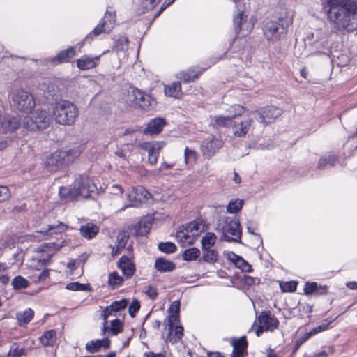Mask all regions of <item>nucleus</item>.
I'll list each match as a JSON object with an SVG mask.
<instances>
[{
  "label": "nucleus",
  "mask_w": 357,
  "mask_h": 357,
  "mask_svg": "<svg viewBox=\"0 0 357 357\" xmlns=\"http://www.w3.org/2000/svg\"><path fill=\"white\" fill-rule=\"evenodd\" d=\"M328 17L335 29L353 31L357 29V6L348 0H327Z\"/></svg>",
  "instance_id": "1"
},
{
  "label": "nucleus",
  "mask_w": 357,
  "mask_h": 357,
  "mask_svg": "<svg viewBox=\"0 0 357 357\" xmlns=\"http://www.w3.org/2000/svg\"><path fill=\"white\" fill-rule=\"evenodd\" d=\"M96 190V185L89 176L79 175L69 189L61 188L59 194L61 196H63L68 192L70 199L89 198L91 197V194L95 192Z\"/></svg>",
  "instance_id": "2"
},
{
  "label": "nucleus",
  "mask_w": 357,
  "mask_h": 357,
  "mask_svg": "<svg viewBox=\"0 0 357 357\" xmlns=\"http://www.w3.org/2000/svg\"><path fill=\"white\" fill-rule=\"evenodd\" d=\"M216 230L222 233L221 240L227 242H241V227L238 220L234 217H221L218 220Z\"/></svg>",
  "instance_id": "3"
},
{
  "label": "nucleus",
  "mask_w": 357,
  "mask_h": 357,
  "mask_svg": "<svg viewBox=\"0 0 357 357\" xmlns=\"http://www.w3.org/2000/svg\"><path fill=\"white\" fill-rule=\"evenodd\" d=\"M78 115L77 107L71 102L61 100L56 103L53 116L56 122L63 126L73 125Z\"/></svg>",
  "instance_id": "4"
},
{
  "label": "nucleus",
  "mask_w": 357,
  "mask_h": 357,
  "mask_svg": "<svg viewBox=\"0 0 357 357\" xmlns=\"http://www.w3.org/2000/svg\"><path fill=\"white\" fill-rule=\"evenodd\" d=\"M292 20L286 13L278 18L277 21H267L263 28L265 38L268 40H277L287 33Z\"/></svg>",
  "instance_id": "5"
},
{
  "label": "nucleus",
  "mask_w": 357,
  "mask_h": 357,
  "mask_svg": "<svg viewBox=\"0 0 357 357\" xmlns=\"http://www.w3.org/2000/svg\"><path fill=\"white\" fill-rule=\"evenodd\" d=\"M81 151L77 149L59 150L54 152L46 160V165L56 170L72 163L79 156Z\"/></svg>",
  "instance_id": "6"
},
{
  "label": "nucleus",
  "mask_w": 357,
  "mask_h": 357,
  "mask_svg": "<svg viewBox=\"0 0 357 357\" xmlns=\"http://www.w3.org/2000/svg\"><path fill=\"white\" fill-rule=\"evenodd\" d=\"M9 95L13 107L22 112H30L36 107L33 95L22 89H13Z\"/></svg>",
  "instance_id": "7"
},
{
  "label": "nucleus",
  "mask_w": 357,
  "mask_h": 357,
  "mask_svg": "<svg viewBox=\"0 0 357 357\" xmlns=\"http://www.w3.org/2000/svg\"><path fill=\"white\" fill-rule=\"evenodd\" d=\"M51 122L50 115L45 110L36 109L23 120V127L28 130L36 131L47 128Z\"/></svg>",
  "instance_id": "8"
},
{
  "label": "nucleus",
  "mask_w": 357,
  "mask_h": 357,
  "mask_svg": "<svg viewBox=\"0 0 357 357\" xmlns=\"http://www.w3.org/2000/svg\"><path fill=\"white\" fill-rule=\"evenodd\" d=\"M153 100L151 97L139 90L132 89L128 92L127 103L132 107H139L143 110H149L151 106Z\"/></svg>",
  "instance_id": "9"
},
{
  "label": "nucleus",
  "mask_w": 357,
  "mask_h": 357,
  "mask_svg": "<svg viewBox=\"0 0 357 357\" xmlns=\"http://www.w3.org/2000/svg\"><path fill=\"white\" fill-rule=\"evenodd\" d=\"M258 326L255 334L259 337L264 331H271L276 329L279 326V321L270 311L262 312L258 317L255 324Z\"/></svg>",
  "instance_id": "10"
},
{
  "label": "nucleus",
  "mask_w": 357,
  "mask_h": 357,
  "mask_svg": "<svg viewBox=\"0 0 357 357\" xmlns=\"http://www.w3.org/2000/svg\"><path fill=\"white\" fill-rule=\"evenodd\" d=\"M201 225L198 221L189 223L183 230L177 232L176 237L183 244H192L197 236L202 231Z\"/></svg>",
  "instance_id": "11"
},
{
  "label": "nucleus",
  "mask_w": 357,
  "mask_h": 357,
  "mask_svg": "<svg viewBox=\"0 0 357 357\" xmlns=\"http://www.w3.org/2000/svg\"><path fill=\"white\" fill-rule=\"evenodd\" d=\"M234 23L236 35L240 37L246 36L254 28L255 21L248 18L243 12H239L234 17Z\"/></svg>",
  "instance_id": "12"
},
{
  "label": "nucleus",
  "mask_w": 357,
  "mask_h": 357,
  "mask_svg": "<svg viewBox=\"0 0 357 357\" xmlns=\"http://www.w3.org/2000/svg\"><path fill=\"white\" fill-rule=\"evenodd\" d=\"M115 15L112 12L107 11L100 23L93 29V30L85 38V40H93L92 35L99 36L102 33L109 32L114 26L115 22Z\"/></svg>",
  "instance_id": "13"
},
{
  "label": "nucleus",
  "mask_w": 357,
  "mask_h": 357,
  "mask_svg": "<svg viewBox=\"0 0 357 357\" xmlns=\"http://www.w3.org/2000/svg\"><path fill=\"white\" fill-rule=\"evenodd\" d=\"M138 146L147 152L148 162L151 165H155L158 162V157L161 149L164 146L162 142H146L139 143Z\"/></svg>",
  "instance_id": "14"
},
{
  "label": "nucleus",
  "mask_w": 357,
  "mask_h": 357,
  "mask_svg": "<svg viewBox=\"0 0 357 357\" xmlns=\"http://www.w3.org/2000/svg\"><path fill=\"white\" fill-rule=\"evenodd\" d=\"M223 142L215 136H210L205 139L201 145L202 155L206 158L213 156L222 146Z\"/></svg>",
  "instance_id": "15"
},
{
  "label": "nucleus",
  "mask_w": 357,
  "mask_h": 357,
  "mask_svg": "<svg viewBox=\"0 0 357 357\" xmlns=\"http://www.w3.org/2000/svg\"><path fill=\"white\" fill-rule=\"evenodd\" d=\"M252 119L250 118H239L234 119L232 123L233 134L241 137L245 136L250 129Z\"/></svg>",
  "instance_id": "16"
},
{
  "label": "nucleus",
  "mask_w": 357,
  "mask_h": 357,
  "mask_svg": "<svg viewBox=\"0 0 357 357\" xmlns=\"http://www.w3.org/2000/svg\"><path fill=\"white\" fill-rule=\"evenodd\" d=\"M152 220L150 217L141 219L137 223L132 225L131 233L136 236H143L147 234L152 226Z\"/></svg>",
  "instance_id": "17"
},
{
  "label": "nucleus",
  "mask_w": 357,
  "mask_h": 357,
  "mask_svg": "<svg viewBox=\"0 0 357 357\" xmlns=\"http://www.w3.org/2000/svg\"><path fill=\"white\" fill-rule=\"evenodd\" d=\"M282 110L275 106H268L264 108L261 114H259V122L262 123H269L271 120H274L280 116Z\"/></svg>",
  "instance_id": "18"
},
{
  "label": "nucleus",
  "mask_w": 357,
  "mask_h": 357,
  "mask_svg": "<svg viewBox=\"0 0 357 357\" xmlns=\"http://www.w3.org/2000/svg\"><path fill=\"white\" fill-rule=\"evenodd\" d=\"M118 267L127 278L132 277L135 271V264L132 261V257L123 255L118 262Z\"/></svg>",
  "instance_id": "19"
},
{
  "label": "nucleus",
  "mask_w": 357,
  "mask_h": 357,
  "mask_svg": "<svg viewBox=\"0 0 357 357\" xmlns=\"http://www.w3.org/2000/svg\"><path fill=\"white\" fill-rule=\"evenodd\" d=\"M165 125L166 121L165 119L160 117L153 119L144 129V133L150 135H158L162 130Z\"/></svg>",
  "instance_id": "20"
},
{
  "label": "nucleus",
  "mask_w": 357,
  "mask_h": 357,
  "mask_svg": "<svg viewBox=\"0 0 357 357\" xmlns=\"http://www.w3.org/2000/svg\"><path fill=\"white\" fill-rule=\"evenodd\" d=\"M150 197V193L146 189L140 186L132 188L128 195V199L135 203L144 202Z\"/></svg>",
  "instance_id": "21"
},
{
  "label": "nucleus",
  "mask_w": 357,
  "mask_h": 357,
  "mask_svg": "<svg viewBox=\"0 0 357 357\" xmlns=\"http://www.w3.org/2000/svg\"><path fill=\"white\" fill-rule=\"evenodd\" d=\"M204 70L195 71V68H189L185 71H181L176 75L177 79L184 83L195 82Z\"/></svg>",
  "instance_id": "22"
},
{
  "label": "nucleus",
  "mask_w": 357,
  "mask_h": 357,
  "mask_svg": "<svg viewBox=\"0 0 357 357\" xmlns=\"http://www.w3.org/2000/svg\"><path fill=\"white\" fill-rule=\"evenodd\" d=\"M99 58V56L91 58L84 55L80 59H77V66L79 69L82 70L91 69L98 65L100 59Z\"/></svg>",
  "instance_id": "23"
},
{
  "label": "nucleus",
  "mask_w": 357,
  "mask_h": 357,
  "mask_svg": "<svg viewBox=\"0 0 357 357\" xmlns=\"http://www.w3.org/2000/svg\"><path fill=\"white\" fill-rule=\"evenodd\" d=\"M154 267L159 272L165 273L174 271L176 268V265L171 261L160 257L155 259Z\"/></svg>",
  "instance_id": "24"
},
{
  "label": "nucleus",
  "mask_w": 357,
  "mask_h": 357,
  "mask_svg": "<svg viewBox=\"0 0 357 357\" xmlns=\"http://www.w3.org/2000/svg\"><path fill=\"white\" fill-rule=\"evenodd\" d=\"M75 54V49L70 47L65 50L61 51L55 57L52 59V63L54 65H56L58 63L68 62Z\"/></svg>",
  "instance_id": "25"
},
{
  "label": "nucleus",
  "mask_w": 357,
  "mask_h": 357,
  "mask_svg": "<svg viewBox=\"0 0 357 357\" xmlns=\"http://www.w3.org/2000/svg\"><path fill=\"white\" fill-rule=\"evenodd\" d=\"M228 258L235 264L237 268L241 269L243 271L248 273L252 271V266L241 256L231 252Z\"/></svg>",
  "instance_id": "26"
},
{
  "label": "nucleus",
  "mask_w": 357,
  "mask_h": 357,
  "mask_svg": "<svg viewBox=\"0 0 357 357\" xmlns=\"http://www.w3.org/2000/svg\"><path fill=\"white\" fill-rule=\"evenodd\" d=\"M169 335L167 341L172 344L176 343L181 340L183 335V328L181 326H172L168 328Z\"/></svg>",
  "instance_id": "27"
},
{
  "label": "nucleus",
  "mask_w": 357,
  "mask_h": 357,
  "mask_svg": "<svg viewBox=\"0 0 357 357\" xmlns=\"http://www.w3.org/2000/svg\"><path fill=\"white\" fill-rule=\"evenodd\" d=\"M81 235L88 239L94 238L99 231V228L97 225L92 222H88L82 226L79 229Z\"/></svg>",
  "instance_id": "28"
},
{
  "label": "nucleus",
  "mask_w": 357,
  "mask_h": 357,
  "mask_svg": "<svg viewBox=\"0 0 357 357\" xmlns=\"http://www.w3.org/2000/svg\"><path fill=\"white\" fill-rule=\"evenodd\" d=\"M165 93L169 97L180 98L183 95L181 82H175L169 85H165Z\"/></svg>",
  "instance_id": "29"
},
{
  "label": "nucleus",
  "mask_w": 357,
  "mask_h": 357,
  "mask_svg": "<svg viewBox=\"0 0 357 357\" xmlns=\"http://www.w3.org/2000/svg\"><path fill=\"white\" fill-rule=\"evenodd\" d=\"M231 345L233 346L232 353L242 354H247L248 342L245 336H243L238 339H232Z\"/></svg>",
  "instance_id": "30"
},
{
  "label": "nucleus",
  "mask_w": 357,
  "mask_h": 357,
  "mask_svg": "<svg viewBox=\"0 0 357 357\" xmlns=\"http://www.w3.org/2000/svg\"><path fill=\"white\" fill-rule=\"evenodd\" d=\"M179 305V302L177 301L171 304L169 308L171 314L168 318V328L172 326H175L178 321Z\"/></svg>",
  "instance_id": "31"
},
{
  "label": "nucleus",
  "mask_w": 357,
  "mask_h": 357,
  "mask_svg": "<svg viewBox=\"0 0 357 357\" xmlns=\"http://www.w3.org/2000/svg\"><path fill=\"white\" fill-rule=\"evenodd\" d=\"M34 311L28 308L24 312H18L16 314V317L19 324L21 326H26L28 323H29L33 318Z\"/></svg>",
  "instance_id": "32"
},
{
  "label": "nucleus",
  "mask_w": 357,
  "mask_h": 357,
  "mask_svg": "<svg viewBox=\"0 0 357 357\" xmlns=\"http://www.w3.org/2000/svg\"><path fill=\"white\" fill-rule=\"evenodd\" d=\"M66 229L64 224L59 222L56 225H49L47 229L44 228L40 232L45 235L52 236L53 234H61Z\"/></svg>",
  "instance_id": "33"
},
{
  "label": "nucleus",
  "mask_w": 357,
  "mask_h": 357,
  "mask_svg": "<svg viewBox=\"0 0 357 357\" xmlns=\"http://www.w3.org/2000/svg\"><path fill=\"white\" fill-rule=\"evenodd\" d=\"M40 342L44 347L53 345L56 342V331L54 330L45 331L40 337Z\"/></svg>",
  "instance_id": "34"
},
{
  "label": "nucleus",
  "mask_w": 357,
  "mask_h": 357,
  "mask_svg": "<svg viewBox=\"0 0 357 357\" xmlns=\"http://www.w3.org/2000/svg\"><path fill=\"white\" fill-rule=\"evenodd\" d=\"M337 162H338V160L335 155L326 154L320 158L317 167L324 169L328 166H334Z\"/></svg>",
  "instance_id": "35"
},
{
  "label": "nucleus",
  "mask_w": 357,
  "mask_h": 357,
  "mask_svg": "<svg viewBox=\"0 0 357 357\" xmlns=\"http://www.w3.org/2000/svg\"><path fill=\"white\" fill-rule=\"evenodd\" d=\"M203 250V255L202 258L199 259L206 261L208 263H215L218 261V253L214 249H202Z\"/></svg>",
  "instance_id": "36"
},
{
  "label": "nucleus",
  "mask_w": 357,
  "mask_h": 357,
  "mask_svg": "<svg viewBox=\"0 0 357 357\" xmlns=\"http://www.w3.org/2000/svg\"><path fill=\"white\" fill-rule=\"evenodd\" d=\"M217 236L214 233L207 232L202 239V249H210L216 242Z\"/></svg>",
  "instance_id": "37"
},
{
  "label": "nucleus",
  "mask_w": 357,
  "mask_h": 357,
  "mask_svg": "<svg viewBox=\"0 0 357 357\" xmlns=\"http://www.w3.org/2000/svg\"><path fill=\"white\" fill-rule=\"evenodd\" d=\"M227 112L228 113L227 115L231 116V118L233 120H234V119L240 118L239 116H241L244 113L245 109L243 107H242L240 105H234L231 106L227 109Z\"/></svg>",
  "instance_id": "38"
},
{
  "label": "nucleus",
  "mask_w": 357,
  "mask_h": 357,
  "mask_svg": "<svg viewBox=\"0 0 357 357\" xmlns=\"http://www.w3.org/2000/svg\"><path fill=\"white\" fill-rule=\"evenodd\" d=\"M38 90L43 92V96L45 98L49 99L50 96L53 97L52 91L54 86L50 82H44L39 84Z\"/></svg>",
  "instance_id": "39"
},
{
  "label": "nucleus",
  "mask_w": 357,
  "mask_h": 357,
  "mask_svg": "<svg viewBox=\"0 0 357 357\" xmlns=\"http://www.w3.org/2000/svg\"><path fill=\"white\" fill-rule=\"evenodd\" d=\"M11 284L13 289L16 290L25 289L29 285V281L20 275L15 277L12 280Z\"/></svg>",
  "instance_id": "40"
},
{
  "label": "nucleus",
  "mask_w": 357,
  "mask_h": 357,
  "mask_svg": "<svg viewBox=\"0 0 357 357\" xmlns=\"http://www.w3.org/2000/svg\"><path fill=\"white\" fill-rule=\"evenodd\" d=\"M214 119L215 124L220 127H231L234 121L229 115L217 116Z\"/></svg>",
  "instance_id": "41"
},
{
  "label": "nucleus",
  "mask_w": 357,
  "mask_h": 357,
  "mask_svg": "<svg viewBox=\"0 0 357 357\" xmlns=\"http://www.w3.org/2000/svg\"><path fill=\"white\" fill-rule=\"evenodd\" d=\"M200 251L197 248H191L185 250L183 259L185 261L195 260L199 255Z\"/></svg>",
  "instance_id": "42"
},
{
  "label": "nucleus",
  "mask_w": 357,
  "mask_h": 357,
  "mask_svg": "<svg viewBox=\"0 0 357 357\" xmlns=\"http://www.w3.org/2000/svg\"><path fill=\"white\" fill-rule=\"evenodd\" d=\"M185 163H195L197 159V153L195 151L186 147L184 151Z\"/></svg>",
  "instance_id": "43"
},
{
  "label": "nucleus",
  "mask_w": 357,
  "mask_h": 357,
  "mask_svg": "<svg viewBox=\"0 0 357 357\" xmlns=\"http://www.w3.org/2000/svg\"><path fill=\"white\" fill-rule=\"evenodd\" d=\"M123 323L120 319H114L111 321V326L109 333L112 335H116L122 331Z\"/></svg>",
  "instance_id": "44"
},
{
  "label": "nucleus",
  "mask_w": 357,
  "mask_h": 357,
  "mask_svg": "<svg viewBox=\"0 0 357 357\" xmlns=\"http://www.w3.org/2000/svg\"><path fill=\"white\" fill-rule=\"evenodd\" d=\"M123 278L118 273L113 272L109 276L108 284L113 288H115L122 284Z\"/></svg>",
  "instance_id": "45"
},
{
  "label": "nucleus",
  "mask_w": 357,
  "mask_h": 357,
  "mask_svg": "<svg viewBox=\"0 0 357 357\" xmlns=\"http://www.w3.org/2000/svg\"><path fill=\"white\" fill-rule=\"evenodd\" d=\"M243 205V200L236 199L231 201L227 206V211L231 213H236L241 209Z\"/></svg>",
  "instance_id": "46"
},
{
  "label": "nucleus",
  "mask_w": 357,
  "mask_h": 357,
  "mask_svg": "<svg viewBox=\"0 0 357 357\" xmlns=\"http://www.w3.org/2000/svg\"><path fill=\"white\" fill-rule=\"evenodd\" d=\"M158 247L161 252L167 254L173 253L176 250L175 244L172 242H161L158 244Z\"/></svg>",
  "instance_id": "47"
},
{
  "label": "nucleus",
  "mask_w": 357,
  "mask_h": 357,
  "mask_svg": "<svg viewBox=\"0 0 357 357\" xmlns=\"http://www.w3.org/2000/svg\"><path fill=\"white\" fill-rule=\"evenodd\" d=\"M330 324H331L330 321L328 323L322 324L321 325L314 328L310 332L305 333V334L307 335V337L310 338L311 337H312L321 332L326 331L328 328Z\"/></svg>",
  "instance_id": "48"
},
{
  "label": "nucleus",
  "mask_w": 357,
  "mask_h": 357,
  "mask_svg": "<svg viewBox=\"0 0 357 357\" xmlns=\"http://www.w3.org/2000/svg\"><path fill=\"white\" fill-rule=\"evenodd\" d=\"M330 324H331L330 321L328 323L322 324L321 325L314 328L310 332L305 333V334L307 335V337L310 338L311 337H312L321 332L326 331L328 328Z\"/></svg>",
  "instance_id": "49"
},
{
  "label": "nucleus",
  "mask_w": 357,
  "mask_h": 357,
  "mask_svg": "<svg viewBox=\"0 0 357 357\" xmlns=\"http://www.w3.org/2000/svg\"><path fill=\"white\" fill-rule=\"evenodd\" d=\"M24 349L19 348L16 344L11 346L8 357H22L24 354Z\"/></svg>",
  "instance_id": "50"
},
{
  "label": "nucleus",
  "mask_w": 357,
  "mask_h": 357,
  "mask_svg": "<svg viewBox=\"0 0 357 357\" xmlns=\"http://www.w3.org/2000/svg\"><path fill=\"white\" fill-rule=\"evenodd\" d=\"M99 340H91L86 344V349L90 353L98 352L100 349Z\"/></svg>",
  "instance_id": "51"
},
{
  "label": "nucleus",
  "mask_w": 357,
  "mask_h": 357,
  "mask_svg": "<svg viewBox=\"0 0 357 357\" xmlns=\"http://www.w3.org/2000/svg\"><path fill=\"white\" fill-rule=\"evenodd\" d=\"M128 238H129V236L126 233L123 232V233L119 234V236L117 237L118 245H117V250L115 252L116 255L119 253V250L123 249L126 246Z\"/></svg>",
  "instance_id": "52"
},
{
  "label": "nucleus",
  "mask_w": 357,
  "mask_h": 357,
  "mask_svg": "<svg viewBox=\"0 0 357 357\" xmlns=\"http://www.w3.org/2000/svg\"><path fill=\"white\" fill-rule=\"evenodd\" d=\"M298 283L294 281L280 284V288L284 292H294L296 290Z\"/></svg>",
  "instance_id": "53"
},
{
  "label": "nucleus",
  "mask_w": 357,
  "mask_h": 357,
  "mask_svg": "<svg viewBox=\"0 0 357 357\" xmlns=\"http://www.w3.org/2000/svg\"><path fill=\"white\" fill-rule=\"evenodd\" d=\"M128 305V301L126 299H121L120 301H116L112 303L110 305L112 310H113L114 312H119L122 309H124Z\"/></svg>",
  "instance_id": "54"
},
{
  "label": "nucleus",
  "mask_w": 357,
  "mask_h": 357,
  "mask_svg": "<svg viewBox=\"0 0 357 357\" xmlns=\"http://www.w3.org/2000/svg\"><path fill=\"white\" fill-rule=\"evenodd\" d=\"M114 312L113 310H112V307L111 306H108L107 307L102 314V319H104V324H103V328H102V334L105 335V333H106V331L108 330V327L107 326V318L109 317V316H110L112 314V312Z\"/></svg>",
  "instance_id": "55"
},
{
  "label": "nucleus",
  "mask_w": 357,
  "mask_h": 357,
  "mask_svg": "<svg viewBox=\"0 0 357 357\" xmlns=\"http://www.w3.org/2000/svg\"><path fill=\"white\" fill-rule=\"evenodd\" d=\"M66 289L71 291H86V286L78 282H70L66 285Z\"/></svg>",
  "instance_id": "56"
},
{
  "label": "nucleus",
  "mask_w": 357,
  "mask_h": 357,
  "mask_svg": "<svg viewBox=\"0 0 357 357\" xmlns=\"http://www.w3.org/2000/svg\"><path fill=\"white\" fill-rule=\"evenodd\" d=\"M317 282H306L305 288H304L305 294L310 295L312 294H315V291L317 290Z\"/></svg>",
  "instance_id": "57"
},
{
  "label": "nucleus",
  "mask_w": 357,
  "mask_h": 357,
  "mask_svg": "<svg viewBox=\"0 0 357 357\" xmlns=\"http://www.w3.org/2000/svg\"><path fill=\"white\" fill-rule=\"evenodd\" d=\"M144 293L151 299L155 300L158 296V291L155 287L149 285L146 287Z\"/></svg>",
  "instance_id": "58"
},
{
  "label": "nucleus",
  "mask_w": 357,
  "mask_h": 357,
  "mask_svg": "<svg viewBox=\"0 0 357 357\" xmlns=\"http://www.w3.org/2000/svg\"><path fill=\"white\" fill-rule=\"evenodd\" d=\"M139 308H140L139 302L137 300L133 301L129 307L130 315L132 317H135V314L139 310Z\"/></svg>",
  "instance_id": "59"
},
{
  "label": "nucleus",
  "mask_w": 357,
  "mask_h": 357,
  "mask_svg": "<svg viewBox=\"0 0 357 357\" xmlns=\"http://www.w3.org/2000/svg\"><path fill=\"white\" fill-rule=\"evenodd\" d=\"M10 197L8 189L6 187H0V202H3Z\"/></svg>",
  "instance_id": "60"
},
{
  "label": "nucleus",
  "mask_w": 357,
  "mask_h": 357,
  "mask_svg": "<svg viewBox=\"0 0 357 357\" xmlns=\"http://www.w3.org/2000/svg\"><path fill=\"white\" fill-rule=\"evenodd\" d=\"M309 339L305 333L300 339L297 340L295 342L294 351H297L299 347Z\"/></svg>",
  "instance_id": "61"
},
{
  "label": "nucleus",
  "mask_w": 357,
  "mask_h": 357,
  "mask_svg": "<svg viewBox=\"0 0 357 357\" xmlns=\"http://www.w3.org/2000/svg\"><path fill=\"white\" fill-rule=\"evenodd\" d=\"M175 0H165V2L163 3V4L162 5L161 8H160V10L158 11L157 14H156V17H158V15H160V13L166 8H167L168 6H169L170 5H172L174 2Z\"/></svg>",
  "instance_id": "62"
},
{
  "label": "nucleus",
  "mask_w": 357,
  "mask_h": 357,
  "mask_svg": "<svg viewBox=\"0 0 357 357\" xmlns=\"http://www.w3.org/2000/svg\"><path fill=\"white\" fill-rule=\"evenodd\" d=\"M111 190H112V192L113 194H123V188L120 185H117V184H115V185H113L112 187H111Z\"/></svg>",
  "instance_id": "63"
},
{
  "label": "nucleus",
  "mask_w": 357,
  "mask_h": 357,
  "mask_svg": "<svg viewBox=\"0 0 357 357\" xmlns=\"http://www.w3.org/2000/svg\"><path fill=\"white\" fill-rule=\"evenodd\" d=\"M49 277V270H43L38 276V280L39 282L45 281Z\"/></svg>",
  "instance_id": "64"
}]
</instances>
